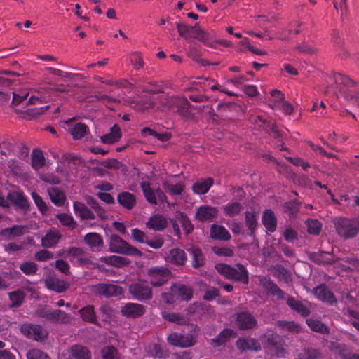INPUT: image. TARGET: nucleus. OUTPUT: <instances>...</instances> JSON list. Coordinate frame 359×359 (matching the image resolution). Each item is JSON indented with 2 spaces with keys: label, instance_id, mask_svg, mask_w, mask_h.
Instances as JSON below:
<instances>
[{
  "label": "nucleus",
  "instance_id": "nucleus-26",
  "mask_svg": "<svg viewBox=\"0 0 359 359\" xmlns=\"http://www.w3.org/2000/svg\"><path fill=\"white\" fill-rule=\"evenodd\" d=\"M228 278L241 281L244 284H248L249 282L248 272L245 267L241 264H237L236 268L231 267Z\"/></svg>",
  "mask_w": 359,
  "mask_h": 359
},
{
  "label": "nucleus",
  "instance_id": "nucleus-5",
  "mask_svg": "<svg viewBox=\"0 0 359 359\" xmlns=\"http://www.w3.org/2000/svg\"><path fill=\"white\" fill-rule=\"evenodd\" d=\"M140 187L147 201L151 205H157L158 203L164 204L168 203V197L161 188L156 189L151 187L149 182H140Z\"/></svg>",
  "mask_w": 359,
  "mask_h": 359
},
{
  "label": "nucleus",
  "instance_id": "nucleus-64",
  "mask_svg": "<svg viewBox=\"0 0 359 359\" xmlns=\"http://www.w3.org/2000/svg\"><path fill=\"white\" fill-rule=\"evenodd\" d=\"M27 359H50V358L44 352L39 349H32L27 353Z\"/></svg>",
  "mask_w": 359,
  "mask_h": 359
},
{
  "label": "nucleus",
  "instance_id": "nucleus-7",
  "mask_svg": "<svg viewBox=\"0 0 359 359\" xmlns=\"http://www.w3.org/2000/svg\"><path fill=\"white\" fill-rule=\"evenodd\" d=\"M129 292L134 299L140 302L150 300L153 297L151 287L142 280L132 283L129 287Z\"/></svg>",
  "mask_w": 359,
  "mask_h": 359
},
{
  "label": "nucleus",
  "instance_id": "nucleus-53",
  "mask_svg": "<svg viewBox=\"0 0 359 359\" xmlns=\"http://www.w3.org/2000/svg\"><path fill=\"white\" fill-rule=\"evenodd\" d=\"M163 187L166 192L173 196L182 194L184 189V185L182 182L173 184L169 182H164Z\"/></svg>",
  "mask_w": 359,
  "mask_h": 359
},
{
  "label": "nucleus",
  "instance_id": "nucleus-9",
  "mask_svg": "<svg viewBox=\"0 0 359 359\" xmlns=\"http://www.w3.org/2000/svg\"><path fill=\"white\" fill-rule=\"evenodd\" d=\"M93 292L106 298L117 297L123 295L122 287L112 283H98L93 286Z\"/></svg>",
  "mask_w": 359,
  "mask_h": 359
},
{
  "label": "nucleus",
  "instance_id": "nucleus-19",
  "mask_svg": "<svg viewBox=\"0 0 359 359\" xmlns=\"http://www.w3.org/2000/svg\"><path fill=\"white\" fill-rule=\"evenodd\" d=\"M159 95L157 97H149L142 99L139 102H136L135 100H129L128 103L131 108L134 109L144 112L147 110L153 109L155 107L156 102L155 101H158L161 103L159 99L158 98Z\"/></svg>",
  "mask_w": 359,
  "mask_h": 359
},
{
  "label": "nucleus",
  "instance_id": "nucleus-11",
  "mask_svg": "<svg viewBox=\"0 0 359 359\" xmlns=\"http://www.w3.org/2000/svg\"><path fill=\"white\" fill-rule=\"evenodd\" d=\"M167 341L172 346L182 348L191 347L196 344V340L191 334H183L177 332H172L169 334Z\"/></svg>",
  "mask_w": 359,
  "mask_h": 359
},
{
  "label": "nucleus",
  "instance_id": "nucleus-38",
  "mask_svg": "<svg viewBox=\"0 0 359 359\" xmlns=\"http://www.w3.org/2000/svg\"><path fill=\"white\" fill-rule=\"evenodd\" d=\"M213 179L212 177L198 180L192 185V191L196 194H205L208 192L213 184Z\"/></svg>",
  "mask_w": 359,
  "mask_h": 359
},
{
  "label": "nucleus",
  "instance_id": "nucleus-36",
  "mask_svg": "<svg viewBox=\"0 0 359 359\" xmlns=\"http://www.w3.org/2000/svg\"><path fill=\"white\" fill-rule=\"evenodd\" d=\"M28 231L27 226L13 225L9 228H5L1 231V235L11 239L15 237H20Z\"/></svg>",
  "mask_w": 359,
  "mask_h": 359
},
{
  "label": "nucleus",
  "instance_id": "nucleus-29",
  "mask_svg": "<svg viewBox=\"0 0 359 359\" xmlns=\"http://www.w3.org/2000/svg\"><path fill=\"white\" fill-rule=\"evenodd\" d=\"M261 283L264 290L273 296H276L278 299H283L285 293L273 280L268 278L261 280Z\"/></svg>",
  "mask_w": 359,
  "mask_h": 359
},
{
  "label": "nucleus",
  "instance_id": "nucleus-13",
  "mask_svg": "<svg viewBox=\"0 0 359 359\" xmlns=\"http://www.w3.org/2000/svg\"><path fill=\"white\" fill-rule=\"evenodd\" d=\"M66 253L69 261L76 266H84L89 262L85 251L81 248L71 247L66 250Z\"/></svg>",
  "mask_w": 359,
  "mask_h": 359
},
{
  "label": "nucleus",
  "instance_id": "nucleus-45",
  "mask_svg": "<svg viewBox=\"0 0 359 359\" xmlns=\"http://www.w3.org/2000/svg\"><path fill=\"white\" fill-rule=\"evenodd\" d=\"M297 358L298 359H323V354L319 349L306 347L298 353Z\"/></svg>",
  "mask_w": 359,
  "mask_h": 359
},
{
  "label": "nucleus",
  "instance_id": "nucleus-16",
  "mask_svg": "<svg viewBox=\"0 0 359 359\" xmlns=\"http://www.w3.org/2000/svg\"><path fill=\"white\" fill-rule=\"evenodd\" d=\"M29 95V92L27 89H20L18 91L13 93V100L12 104L15 106L23 104L24 102L26 104H35L37 102H41L38 96H32L28 100L27 98Z\"/></svg>",
  "mask_w": 359,
  "mask_h": 359
},
{
  "label": "nucleus",
  "instance_id": "nucleus-52",
  "mask_svg": "<svg viewBox=\"0 0 359 359\" xmlns=\"http://www.w3.org/2000/svg\"><path fill=\"white\" fill-rule=\"evenodd\" d=\"M19 74L16 72L9 70H0V87L10 86L14 81L12 77L18 76Z\"/></svg>",
  "mask_w": 359,
  "mask_h": 359
},
{
  "label": "nucleus",
  "instance_id": "nucleus-55",
  "mask_svg": "<svg viewBox=\"0 0 359 359\" xmlns=\"http://www.w3.org/2000/svg\"><path fill=\"white\" fill-rule=\"evenodd\" d=\"M19 269L27 276L35 275L39 270L37 264L30 261L21 263L19 266Z\"/></svg>",
  "mask_w": 359,
  "mask_h": 359
},
{
  "label": "nucleus",
  "instance_id": "nucleus-34",
  "mask_svg": "<svg viewBox=\"0 0 359 359\" xmlns=\"http://www.w3.org/2000/svg\"><path fill=\"white\" fill-rule=\"evenodd\" d=\"M210 237L219 241H229L231 238L230 233L224 226L215 224L211 225Z\"/></svg>",
  "mask_w": 359,
  "mask_h": 359
},
{
  "label": "nucleus",
  "instance_id": "nucleus-10",
  "mask_svg": "<svg viewBox=\"0 0 359 359\" xmlns=\"http://www.w3.org/2000/svg\"><path fill=\"white\" fill-rule=\"evenodd\" d=\"M21 333L27 339L42 341L46 338L48 333L41 325L32 323H24L20 326Z\"/></svg>",
  "mask_w": 359,
  "mask_h": 359
},
{
  "label": "nucleus",
  "instance_id": "nucleus-18",
  "mask_svg": "<svg viewBox=\"0 0 359 359\" xmlns=\"http://www.w3.org/2000/svg\"><path fill=\"white\" fill-rule=\"evenodd\" d=\"M314 294L319 300L330 305L337 303V299L334 293L325 284L317 286L314 289Z\"/></svg>",
  "mask_w": 359,
  "mask_h": 359
},
{
  "label": "nucleus",
  "instance_id": "nucleus-57",
  "mask_svg": "<svg viewBox=\"0 0 359 359\" xmlns=\"http://www.w3.org/2000/svg\"><path fill=\"white\" fill-rule=\"evenodd\" d=\"M305 224L307 226V231L309 234L318 235L322 229V224L316 219L309 218Z\"/></svg>",
  "mask_w": 359,
  "mask_h": 359
},
{
  "label": "nucleus",
  "instance_id": "nucleus-21",
  "mask_svg": "<svg viewBox=\"0 0 359 359\" xmlns=\"http://www.w3.org/2000/svg\"><path fill=\"white\" fill-rule=\"evenodd\" d=\"M309 258L311 262L318 265H331L336 262L334 256L325 251L311 252L309 255Z\"/></svg>",
  "mask_w": 359,
  "mask_h": 359
},
{
  "label": "nucleus",
  "instance_id": "nucleus-42",
  "mask_svg": "<svg viewBox=\"0 0 359 359\" xmlns=\"http://www.w3.org/2000/svg\"><path fill=\"white\" fill-rule=\"evenodd\" d=\"M79 313L80 314L81 319L83 321L90 323L95 325L97 324V316L93 306L87 305L81 308L79 311Z\"/></svg>",
  "mask_w": 359,
  "mask_h": 359
},
{
  "label": "nucleus",
  "instance_id": "nucleus-59",
  "mask_svg": "<svg viewBox=\"0 0 359 359\" xmlns=\"http://www.w3.org/2000/svg\"><path fill=\"white\" fill-rule=\"evenodd\" d=\"M9 299L11 302V307L20 306L25 299V293L21 290L13 291L9 293Z\"/></svg>",
  "mask_w": 359,
  "mask_h": 359
},
{
  "label": "nucleus",
  "instance_id": "nucleus-54",
  "mask_svg": "<svg viewBox=\"0 0 359 359\" xmlns=\"http://www.w3.org/2000/svg\"><path fill=\"white\" fill-rule=\"evenodd\" d=\"M46 160L43 154L40 150H34L32 154V165L35 170L43 168L45 165Z\"/></svg>",
  "mask_w": 359,
  "mask_h": 359
},
{
  "label": "nucleus",
  "instance_id": "nucleus-49",
  "mask_svg": "<svg viewBox=\"0 0 359 359\" xmlns=\"http://www.w3.org/2000/svg\"><path fill=\"white\" fill-rule=\"evenodd\" d=\"M308 327L313 332L320 334H329V328L321 321L313 318L306 319Z\"/></svg>",
  "mask_w": 359,
  "mask_h": 359
},
{
  "label": "nucleus",
  "instance_id": "nucleus-15",
  "mask_svg": "<svg viewBox=\"0 0 359 359\" xmlns=\"http://www.w3.org/2000/svg\"><path fill=\"white\" fill-rule=\"evenodd\" d=\"M217 208L210 205L200 206L195 215L196 219L202 222H212L214 219L217 218Z\"/></svg>",
  "mask_w": 359,
  "mask_h": 359
},
{
  "label": "nucleus",
  "instance_id": "nucleus-1",
  "mask_svg": "<svg viewBox=\"0 0 359 359\" xmlns=\"http://www.w3.org/2000/svg\"><path fill=\"white\" fill-rule=\"evenodd\" d=\"M335 229L339 237L345 240L354 238L359 233V217L339 218L335 222Z\"/></svg>",
  "mask_w": 359,
  "mask_h": 359
},
{
  "label": "nucleus",
  "instance_id": "nucleus-41",
  "mask_svg": "<svg viewBox=\"0 0 359 359\" xmlns=\"http://www.w3.org/2000/svg\"><path fill=\"white\" fill-rule=\"evenodd\" d=\"M121 137V131L118 125L114 124L110 129V133L101 137V140L104 144H114Z\"/></svg>",
  "mask_w": 359,
  "mask_h": 359
},
{
  "label": "nucleus",
  "instance_id": "nucleus-48",
  "mask_svg": "<svg viewBox=\"0 0 359 359\" xmlns=\"http://www.w3.org/2000/svg\"><path fill=\"white\" fill-rule=\"evenodd\" d=\"M101 260L108 265L116 267L127 266L129 264V261L126 258L116 255L104 257Z\"/></svg>",
  "mask_w": 359,
  "mask_h": 359
},
{
  "label": "nucleus",
  "instance_id": "nucleus-43",
  "mask_svg": "<svg viewBox=\"0 0 359 359\" xmlns=\"http://www.w3.org/2000/svg\"><path fill=\"white\" fill-rule=\"evenodd\" d=\"M61 234L57 231H50L41 238V245L45 248H54L59 242Z\"/></svg>",
  "mask_w": 359,
  "mask_h": 359
},
{
  "label": "nucleus",
  "instance_id": "nucleus-30",
  "mask_svg": "<svg viewBox=\"0 0 359 359\" xmlns=\"http://www.w3.org/2000/svg\"><path fill=\"white\" fill-rule=\"evenodd\" d=\"M259 215L255 211L247 210L245 213V223L248 231L247 235L254 236L258 226Z\"/></svg>",
  "mask_w": 359,
  "mask_h": 359
},
{
  "label": "nucleus",
  "instance_id": "nucleus-51",
  "mask_svg": "<svg viewBox=\"0 0 359 359\" xmlns=\"http://www.w3.org/2000/svg\"><path fill=\"white\" fill-rule=\"evenodd\" d=\"M87 126L83 123H77L69 129V132L73 139L79 140L83 138L88 133Z\"/></svg>",
  "mask_w": 359,
  "mask_h": 359
},
{
  "label": "nucleus",
  "instance_id": "nucleus-39",
  "mask_svg": "<svg viewBox=\"0 0 359 359\" xmlns=\"http://www.w3.org/2000/svg\"><path fill=\"white\" fill-rule=\"evenodd\" d=\"M287 304L292 310L295 311L303 317H307L310 315V309L294 297H289L287 299Z\"/></svg>",
  "mask_w": 359,
  "mask_h": 359
},
{
  "label": "nucleus",
  "instance_id": "nucleus-63",
  "mask_svg": "<svg viewBox=\"0 0 359 359\" xmlns=\"http://www.w3.org/2000/svg\"><path fill=\"white\" fill-rule=\"evenodd\" d=\"M56 217L63 226L74 228L76 224L74 218L68 214L59 213L56 215Z\"/></svg>",
  "mask_w": 359,
  "mask_h": 359
},
{
  "label": "nucleus",
  "instance_id": "nucleus-22",
  "mask_svg": "<svg viewBox=\"0 0 359 359\" xmlns=\"http://www.w3.org/2000/svg\"><path fill=\"white\" fill-rule=\"evenodd\" d=\"M68 359H91V352L83 345H72L68 350Z\"/></svg>",
  "mask_w": 359,
  "mask_h": 359
},
{
  "label": "nucleus",
  "instance_id": "nucleus-2",
  "mask_svg": "<svg viewBox=\"0 0 359 359\" xmlns=\"http://www.w3.org/2000/svg\"><path fill=\"white\" fill-rule=\"evenodd\" d=\"M262 337L265 338L263 348L269 355L276 358L285 356V341L281 336L276 333H269L262 335Z\"/></svg>",
  "mask_w": 359,
  "mask_h": 359
},
{
  "label": "nucleus",
  "instance_id": "nucleus-17",
  "mask_svg": "<svg viewBox=\"0 0 359 359\" xmlns=\"http://www.w3.org/2000/svg\"><path fill=\"white\" fill-rule=\"evenodd\" d=\"M60 163L61 164H66V166L70 171H76L84 161L79 155L73 153H64L61 156Z\"/></svg>",
  "mask_w": 359,
  "mask_h": 359
},
{
  "label": "nucleus",
  "instance_id": "nucleus-25",
  "mask_svg": "<svg viewBox=\"0 0 359 359\" xmlns=\"http://www.w3.org/2000/svg\"><path fill=\"white\" fill-rule=\"evenodd\" d=\"M46 287L57 293L65 292L69 287V283L55 277H48L45 280Z\"/></svg>",
  "mask_w": 359,
  "mask_h": 359
},
{
  "label": "nucleus",
  "instance_id": "nucleus-61",
  "mask_svg": "<svg viewBox=\"0 0 359 359\" xmlns=\"http://www.w3.org/2000/svg\"><path fill=\"white\" fill-rule=\"evenodd\" d=\"M103 359H119V353L113 346L104 347L102 351Z\"/></svg>",
  "mask_w": 359,
  "mask_h": 359
},
{
  "label": "nucleus",
  "instance_id": "nucleus-32",
  "mask_svg": "<svg viewBox=\"0 0 359 359\" xmlns=\"http://www.w3.org/2000/svg\"><path fill=\"white\" fill-rule=\"evenodd\" d=\"M262 221L268 231L273 233L276 230L277 219L271 209H266L264 211Z\"/></svg>",
  "mask_w": 359,
  "mask_h": 359
},
{
  "label": "nucleus",
  "instance_id": "nucleus-24",
  "mask_svg": "<svg viewBox=\"0 0 359 359\" xmlns=\"http://www.w3.org/2000/svg\"><path fill=\"white\" fill-rule=\"evenodd\" d=\"M85 243L94 252H100L104 248L102 236L97 233H88L84 236Z\"/></svg>",
  "mask_w": 359,
  "mask_h": 359
},
{
  "label": "nucleus",
  "instance_id": "nucleus-35",
  "mask_svg": "<svg viewBox=\"0 0 359 359\" xmlns=\"http://www.w3.org/2000/svg\"><path fill=\"white\" fill-rule=\"evenodd\" d=\"M85 201L87 205L94 210L100 220L104 221L108 219L109 217L107 210L100 205L99 202L93 196H87L85 198Z\"/></svg>",
  "mask_w": 359,
  "mask_h": 359
},
{
  "label": "nucleus",
  "instance_id": "nucleus-60",
  "mask_svg": "<svg viewBox=\"0 0 359 359\" xmlns=\"http://www.w3.org/2000/svg\"><path fill=\"white\" fill-rule=\"evenodd\" d=\"M31 196L41 213L46 214L48 212V208L43 198L36 192H32Z\"/></svg>",
  "mask_w": 359,
  "mask_h": 359
},
{
  "label": "nucleus",
  "instance_id": "nucleus-50",
  "mask_svg": "<svg viewBox=\"0 0 359 359\" xmlns=\"http://www.w3.org/2000/svg\"><path fill=\"white\" fill-rule=\"evenodd\" d=\"M336 349L341 359H359V354L353 353L351 348L344 344H337Z\"/></svg>",
  "mask_w": 359,
  "mask_h": 359
},
{
  "label": "nucleus",
  "instance_id": "nucleus-62",
  "mask_svg": "<svg viewBox=\"0 0 359 359\" xmlns=\"http://www.w3.org/2000/svg\"><path fill=\"white\" fill-rule=\"evenodd\" d=\"M102 165L105 168L108 169H121L122 170H125V165L121 162L118 161L117 159L115 158H108L107 160H104L102 161Z\"/></svg>",
  "mask_w": 359,
  "mask_h": 359
},
{
  "label": "nucleus",
  "instance_id": "nucleus-58",
  "mask_svg": "<svg viewBox=\"0 0 359 359\" xmlns=\"http://www.w3.org/2000/svg\"><path fill=\"white\" fill-rule=\"evenodd\" d=\"M162 317L168 321L175 323L178 325L186 324V318L184 316L178 313H168L164 311L162 313Z\"/></svg>",
  "mask_w": 359,
  "mask_h": 359
},
{
  "label": "nucleus",
  "instance_id": "nucleus-46",
  "mask_svg": "<svg viewBox=\"0 0 359 359\" xmlns=\"http://www.w3.org/2000/svg\"><path fill=\"white\" fill-rule=\"evenodd\" d=\"M222 210L225 216L232 217L238 215L241 212L243 205L237 201L231 202L224 205Z\"/></svg>",
  "mask_w": 359,
  "mask_h": 359
},
{
  "label": "nucleus",
  "instance_id": "nucleus-28",
  "mask_svg": "<svg viewBox=\"0 0 359 359\" xmlns=\"http://www.w3.org/2000/svg\"><path fill=\"white\" fill-rule=\"evenodd\" d=\"M171 292L183 301H189L193 297V290L190 286L184 284H173L171 287Z\"/></svg>",
  "mask_w": 359,
  "mask_h": 359
},
{
  "label": "nucleus",
  "instance_id": "nucleus-27",
  "mask_svg": "<svg viewBox=\"0 0 359 359\" xmlns=\"http://www.w3.org/2000/svg\"><path fill=\"white\" fill-rule=\"evenodd\" d=\"M117 202L126 210H132L137 204L136 196L128 191H121L117 195Z\"/></svg>",
  "mask_w": 359,
  "mask_h": 359
},
{
  "label": "nucleus",
  "instance_id": "nucleus-12",
  "mask_svg": "<svg viewBox=\"0 0 359 359\" xmlns=\"http://www.w3.org/2000/svg\"><path fill=\"white\" fill-rule=\"evenodd\" d=\"M121 312L126 318H138L144 314L146 308L140 304L127 302L121 306Z\"/></svg>",
  "mask_w": 359,
  "mask_h": 359
},
{
  "label": "nucleus",
  "instance_id": "nucleus-3",
  "mask_svg": "<svg viewBox=\"0 0 359 359\" xmlns=\"http://www.w3.org/2000/svg\"><path fill=\"white\" fill-rule=\"evenodd\" d=\"M161 104L163 107L171 109L176 107L175 112L182 118H188L190 114L191 104L185 97L176 96H168L167 95H161L158 97Z\"/></svg>",
  "mask_w": 359,
  "mask_h": 359
},
{
  "label": "nucleus",
  "instance_id": "nucleus-6",
  "mask_svg": "<svg viewBox=\"0 0 359 359\" xmlns=\"http://www.w3.org/2000/svg\"><path fill=\"white\" fill-rule=\"evenodd\" d=\"M257 325V320L250 311H243L235 314L234 327L238 330H252L256 329Z\"/></svg>",
  "mask_w": 359,
  "mask_h": 359
},
{
  "label": "nucleus",
  "instance_id": "nucleus-37",
  "mask_svg": "<svg viewBox=\"0 0 359 359\" xmlns=\"http://www.w3.org/2000/svg\"><path fill=\"white\" fill-rule=\"evenodd\" d=\"M168 222L167 219L161 215H154L147 222V226L151 229L155 231H163L167 227Z\"/></svg>",
  "mask_w": 359,
  "mask_h": 359
},
{
  "label": "nucleus",
  "instance_id": "nucleus-33",
  "mask_svg": "<svg viewBox=\"0 0 359 359\" xmlns=\"http://www.w3.org/2000/svg\"><path fill=\"white\" fill-rule=\"evenodd\" d=\"M187 250L191 256L192 266L194 269H198L205 265V257L199 248L192 245L187 248Z\"/></svg>",
  "mask_w": 359,
  "mask_h": 359
},
{
  "label": "nucleus",
  "instance_id": "nucleus-14",
  "mask_svg": "<svg viewBox=\"0 0 359 359\" xmlns=\"http://www.w3.org/2000/svg\"><path fill=\"white\" fill-rule=\"evenodd\" d=\"M7 199L17 208L25 212L29 210V203L22 191H10L7 194Z\"/></svg>",
  "mask_w": 359,
  "mask_h": 359
},
{
  "label": "nucleus",
  "instance_id": "nucleus-4",
  "mask_svg": "<svg viewBox=\"0 0 359 359\" xmlns=\"http://www.w3.org/2000/svg\"><path fill=\"white\" fill-rule=\"evenodd\" d=\"M109 249L113 252L126 255L138 257L142 255L140 250L130 245L116 234H112L109 238Z\"/></svg>",
  "mask_w": 359,
  "mask_h": 359
},
{
  "label": "nucleus",
  "instance_id": "nucleus-23",
  "mask_svg": "<svg viewBox=\"0 0 359 359\" xmlns=\"http://www.w3.org/2000/svg\"><path fill=\"white\" fill-rule=\"evenodd\" d=\"M236 346L237 348L241 351H259L262 349V345L258 339L255 338H243L240 337L236 341Z\"/></svg>",
  "mask_w": 359,
  "mask_h": 359
},
{
  "label": "nucleus",
  "instance_id": "nucleus-8",
  "mask_svg": "<svg viewBox=\"0 0 359 359\" xmlns=\"http://www.w3.org/2000/svg\"><path fill=\"white\" fill-rule=\"evenodd\" d=\"M150 283L154 287L165 284L172 277L171 271L164 266H153L148 269Z\"/></svg>",
  "mask_w": 359,
  "mask_h": 359
},
{
  "label": "nucleus",
  "instance_id": "nucleus-56",
  "mask_svg": "<svg viewBox=\"0 0 359 359\" xmlns=\"http://www.w3.org/2000/svg\"><path fill=\"white\" fill-rule=\"evenodd\" d=\"M200 285L204 287V288L201 287V290H203L204 291V294L203 296V299L206 301H212L215 298L219 296L220 293L218 288H209L203 282H201Z\"/></svg>",
  "mask_w": 359,
  "mask_h": 359
},
{
  "label": "nucleus",
  "instance_id": "nucleus-31",
  "mask_svg": "<svg viewBox=\"0 0 359 359\" xmlns=\"http://www.w3.org/2000/svg\"><path fill=\"white\" fill-rule=\"evenodd\" d=\"M73 208L75 212V214L79 216L83 220L87 219H95V215L93 212L87 207L85 204L81 202H74Z\"/></svg>",
  "mask_w": 359,
  "mask_h": 359
},
{
  "label": "nucleus",
  "instance_id": "nucleus-47",
  "mask_svg": "<svg viewBox=\"0 0 359 359\" xmlns=\"http://www.w3.org/2000/svg\"><path fill=\"white\" fill-rule=\"evenodd\" d=\"M233 330L229 328H225L222 330L215 338L211 339V344L215 346H219L224 344L228 339H229L233 334Z\"/></svg>",
  "mask_w": 359,
  "mask_h": 359
},
{
  "label": "nucleus",
  "instance_id": "nucleus-20",
  "mask_svg": "<svg viewBox=\"0 0 359 359\" xmlns=\"http://www.w3.org/2000/svg\"><path fill=\"white\" fill-rule=\"evenodd\" d=\"M166 262L176 266L185 264L187 257L185 252L180 248L171 249L166 255Z\"/></svg>",
  "mask_w": 359,
  "mask_h": 359
},
{
  "label": "nucleus",
  "instance_id": "nucleus-40",
  "mask_svg": "<svg viewBox=\"0 0 359 359\" xmlns=\"http://www.w3.org/2000/svg\"><path fill=\"white\" fill-rule=\"evenodd\" d=\"M49 197L53 204L57 206L64 205L66 196L65 193L58 187H52L48 189Z\"/></svg>",
  "mask_w": 359,
  "mask_h": 359
},
{
  "label": "nucleus",
  "instance_id": "nucleus-44",
  "mask_svg": "<svg viewBox=\"0 0 359 359\" xmlns=\"http://www.w3.org/2000/svg\"><path fill=\"white\" fill-rule=\"evenodd\" d=\"M187 55L189 57L191 58L194 61L201 64L203 66L208 65H217L219 62L210 63L207 60L201 58V50L195 46H190L188 48Z\"/></svg>",
  "mask_w": 359,
  "mask_h": 359
}]
</instances>
